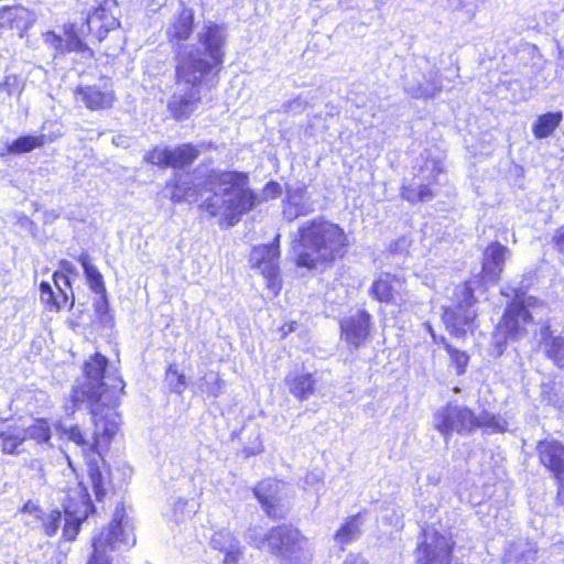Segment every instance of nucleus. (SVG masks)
Masks as SVG:
<instances>
[{
	"label": "nucleus",
	"instance_id": "f257e3e1",
	"mask_svg": "<svg viewBox=\"0 0 564 564\" xmlns=\"http://www.w3.org/2000/svg\"><path fill=\"white\" fill-rule=\"evenodd\" d=\"M108 359L96 352L85 364L87 382L80 391H75L74 402L86 397L91 402V426L83 430L79 425L59 423L57 430L63 438L73 442L84 456L100 455V449L108 446L119 429V415L110 406L123 390V381L115 375L105 376Z\"/></svg>",
	"mask_w": 564,
	"mask_h": 564
},
{
	"label": "nucleus",
	"instance_id": "f03ea898",
	"mask_svg": "<svg viewBox=\"0 0 564 564\" xmlns=\"http://www.w3.org/2000/svg\"><path fill=\"white\" fill-rule=\"evenodd\" d=\"M206 44V57H199L192 51L183 50L176 64L178 89L172 95L167 109L177 121L187 119L202 100V90H210L217 84L223 67L220 58L221 36L217 32L202 35Z\"/></svg>",
	"mask_w": 564,
	"mask_h": 564
},
{
	"label": "nucleus",
	"instance_id": "7ed1b4c3",
	"mask_svg": "<svg viewBox=\"0 0 564 564\" xmlns=\"http://www.w3.org/2000/svg\"><path fill=\"white\" fill-rule=\"evenodd\" d=\"M348 247L349 238L344 228L322 216L305 221L292 245L296 264L307 269L343 258Z\"/></svg>",
	"mask_w": 564,
	"mask_h": 564
},
{
	"label": "nucleus",
	"instance_id": "20e7f679",
	"mask_svg": "<svg viewBox=\"0 0 564 564\" xmlns=\"http://www.w3.org/2000/svg\"><path fill=\"white\" fill-rule=\"evenodd\" d=\"M204 198L200 209L210 217L220 216L229 226L237 224L241 216L259 204L250 191L248 176L239 172H213L204 184Z\"/></svg>",
	"mask_w": 564,
	"mask_h": 564
},
{
	"label": "nucleus",
	"instance_id": "39448f33",
	"mask_svg": "<svg viewBox=\"0 0 564 564\" xmlns=\"http://www.w3.org/2000/svg\"><path fill=\"white\" fill-rule=\"evenodd\" d=\"M246 539L253 547L268 551L281 563L299 564L312 555V543L301 531L292 525L282 524L263 531L260 527H250Z\"/></svg>",
	"mask_w": 564,
	"mask_h": 564
},
{
	"label": "nucleus",
	"instance_id": "423d86ee",
	"mask_svg": "<svg viewBox=\"0 0 564 564\" xmlns=\"http://www.w3.org/2000/svg\"><path fill=\"white\" fill-rule=\"evenodd\" d=\"M194 26V11L189 8L181 7L180 11L173 15L170 23L166 26L165 34L169 42L172 44L175 52L176 64L180 62V53L183 50L192 51L193 54L202 57H206V44L202 41V35L206 33L217 32L221 36V43L219 46L220 58L224 62L225 57V45L227 42V31L224 25L208 21L204 23L202 29L197 33V42L195 44H186L185 42L189 39L193 33Z\"/></svg>",
	"mask_w": 564,
	"mask_h": 564
},
{
	"label": "nucleus",
	"instance_id": "0eeeda50",
	"mask_svg": "<svg viewBox=\"0 0 564 564\" xmlns=\"http://www.w3.org/2000/svg\"><path fill=\"white\" fill-rule=\"evenodd\" d=\"M135 541L133 524L123 506H118L109 525L93 538L87 564H112L115 553L130 549Z\"/></svg>",
	"mask_w": 564,
	"mask_h": 564
},
{
	"label": "nucleus",
	"instance_id": "6e6552de",
	"mask_svg": "<svg viewBox=\"0 0 564 564\" xmlns=\"http://www.w3.org/2000/svg\"><path fill=\"white\" fill-rule=\"evenodd\" d=\"M457 303L453 307H446L443 313V322L446 328L456 337H463L473 332L477 316L476 299L471 282L458 285L455 291Z\"/></svg>",
	"mask_w": 564,
	"mask_h": 564
},
{
	"label": "nucleus",
	"instance_id": "1a4fd4ad",
	"mask_svg": "<svg viewBox=\"0 0 564 564\" xmlns=\"http://www.w3.org/2000/svg\"><path fill=\"white\" fill-rule=\"evenodd\" d=\"M415 170L412 180L403 184L401 196L410 203L431 200L435 196L438 176L443 173V163L437 159H426Z\"/></svg>",
	"mask_w": 564,
	"mask_h": 564
},
{
	"label": "nucleus",
	"instance_id": "9d476101",
	"mask_svg": "<svg viewBox=\"0 0 564 564\" xmlns=\"http://www.w3.org/2000/svg\"><path fill=\"white\" fill-rule=\"evenodd\" d=\"M476 415L467 406L447 404L434 415L435 429L447 440L454 432L470 433L475 430Z\"/></svg>",
	"mask_w": 564,
	"mask_h": 564
},
{
	"label": "nucleus",
	"instance_id": "9b49d317",
	"mask_svg": "<svg viewBox=\"0 0 564 564\" xmlns=\"http://www.w3.org/2000/svg\"><path fill=\"white\" fill-rule=\"evenodd\" d=\"M514 301L508 305L503 314L501 323L498 325L499 333L495 335L496 345L499 354L502 352V340L500 333L505 334V338L519 339L528 334L529 327L532 326L529 314L520 301V292L513 291Z\"/></svg>",
	"mask_w": 564,
	"mask_h": 564
},
{
	"label": "nucleus",
	"instance_id": "f8f14e48",
	"mask_svg": "<svg viewBox=\"0 0 564 564\" xmlns=\"http://www.w3.org/2000/svg\"><path fill=\"white\" fill-rule=\"evenodd\" d=\"M453 543L449 538L435 530L423 531L422 540L416 549L417 564H452Z\"/></svg>",
	"mask_w": 564,
	"mask_h": 564
},
{
	"label": "nucleus",
	"instance_id": "ddd939ff",
	"mask_svg": "<svg viewBox=\"0 0 564 564\" xmlns=\"http://www.w3.org/2000/svg\"><path fill=\"white\" fill-rule=\"evenodd\" d=\"M119 7L116 0H104L86 19L87 29L101 41L109 31L117 29Z\"/></svg>",
	"mask_w": 564,
	"mask_h": 564
},
{
	"label": "nucleus",
	"instance_id": "4468645a",
	"mask_svg": "<svg viewBox=\"0 0 564 564\" xmlns=\"http://www.w3.org/2000/svg\"><path fill=\"white\" fill-rule=\"evenodd\" d=\"M279 238L278 235L275 241L271 245H262L254 247L250 253V262L253 268L260 270V272L268 279V285L270 288L275 286V280L279 273Z\"/></svg>",
	"mask_w": 564,
	"mask_h": 564
},
{
	"label": "nucleus",
	"instance_id": "2eb2a0df",
	"mask_svg": "<svg viewBox=\"0 0 564 564\" xmlns=\"http://www.w3.org/2000/svg\"><path fill=\"white\" fill-rule=\"evenodd\" d=\"M371 316L366 311L356 313L340 321L341 337L355 348L360 347L369 336Z\"/></svg>",
	"mask_w": 564,
	"mask_h": 564
},
{
	"label": "nucleus",
	"instance_id": "dca6fc26",
	"mask_svg": "<svg viewBox=\"0 0 564 564\" xmlns=\"http://www.w3.org/2000/svg\"><path fill=\"white\" fill-rule=\"evenodd\" d=\"M74 500L75 498H72L65 505L63 535L68 541L75 540L82 522L88 517L89 511L94 509L87 495H78L77 501Z\"/></svg>",
	"mask_w": 564,
	"mask_h": 564
},
{
	"label": "nucleus",
	"instance_id": "f3484780",
	"mask_svg": "<svg viewBox=\"0 0 564 564\" xmlns=\"http://www.w3.org/2000/svg\"><path fill=\"white\" fill-rule=\"evenodd\" d=\"M371 293L380 302L399 304L404 301L405 281L400 276L382 273L372 283Z\"/></svg>",
	"mask_w": 564,
	"mask_h": 564
},
{
	"label": "nucleus",
	"instance_id": "a211bd4d",
	"mask_svg": "<svg viewBox=\"0 0 564 564\" xmlns=\"http://www.w3.org/2000/svg\"><path fill=\"white\" fill-rule=\"evenodd\" d=\"M35 12L22 7H2L0 9V31L2 29H15L20 31V36L26 32L36 21Z\"/></svg>",
	"mask_w": 564,
	"mask_h": 564
},
{
	"label": "nucleus",
	"instance_id": "6ab92c4d",
	"mask_svg": "<svg viewBox=\"0 0 564 564\" xmlns=\"http://www.w3.org/2000/svg\"><path fill=\"white\" fill-rule=\"evenodd\" d=\"M540 462L552 471L555 479H563L564 446L554 440L541 441L538 445Z\"/></svg>",
	"mask_w": 564,
	"mask_h": 564
},
{
	"label": "nucleus",
	"instance_id": "aec40b11",
	"mask_svg": "<svg viewBox=\"0 0 564 564\" xmlns=\"http://www.w3.org/2000/svg\"><path fill=\"white\" fill-rule=\"evenodd\" d=\"M509 253V249L500 242H492L486 248L482 258V274L486 281L497 282L499 280Z\"/></svg>",
	"mask_w": 564,
	"mask_h": 564
},
{
	"label": "nucleus",
	"instance_id": "412c9836",
	"mask_svg": "<svg viewBox=\"0 0 564 564\" xmlns=\"http://www.w3.org/2000/svg\"><path fill=\"white\" fill-rule=\"evenodd\" d=\"M164 196L174 204L197 200V189L191 181L189 175L175 173L173 178L166 182Z\"/></svg>",
	"mask_w": 564,
	"mask_h": 564
},
{
	"label": "nucleus",
	"instance_id": "4be33fe9",
	"mask_svg": "<svg viewBox=\"0 0 564 564\" xmlns=\"http://www.w3.org/2000/svg\"><path fill=\"white\" fill-rule=\"evenodd\" d=\"M314 210L312 203L308 202L306 188L304 186L289 187L286 197L283 200V215L289 221H293L300 216H305Z\"/></svg>",
	"mask_w": 564,
	"mask_h": 564
},
{
	"label": "nucleus",
	"instance_id": "5701e85b",
	"mask_svg": "<svg viewBox=\"0 0 564 564\" xmlns=\"http://www.w3.org/2000/svg\"><path fill=\"white\" fill-rule=\"evenodd\" d=\"M212 546L224 554V564H239L243 549L238 539L227 529L218 530L212 536Z\"/></svg>",
	"mask_w": 564,
	"mask_h": 564
},
{
	"label": "nucleus",
	"instance_id": "b1692460",
	"mask_svg": "<svg viewBox=\"0 0 564 564\" xmlns=\"http://www.w3.org/2000/svg\"><path fill=\"white\" fill-rule=\"evenodd\" d=\"M405 89L415 98H433L441 90L437 70L429 68L425 74H420V78L406 80Z\"/></svg>",
	"mask_w": 564,
	"mask_h": 564
},
{
	"label": "nucleus",
	"instance_id": "393cba45",
	"mask_svg": "<svg viewBox=\"0 0 564 564\" xmlns=\"http://www.w3.org/2000/svg\"><path fill=\"white\" fill-rule=\"evenodd\" d=\"M540 343L546 357L558 368H564V332L554 336L546 321L541 327Z\"/></svg>",
	"mask_w": 564,
	"mask_h": 564
},
{
	"label": "nucleus",
	"instance_id": "a878e982",
	"mask_svg": "<svg viewBox=\"0 0 564 564\" xmlns=\"http://www.w3.org/2000/svg\"><path fill=\"white\" fill-rule=\"evenodd\" d=\"M82 101L90 110L110 108L115 101L113 90L109 87L85 86L77 90Z\"/></svg>",
	"mask_w": 564,
	"mask_h": 564
},
{
	"label": "nucleus",
	"instance_id": "bb28decb",
	"mask_svg": "<svg viewBox=\"0 0 564 564\" xmlns=\"http://www.w3.org/2000/svg\"><path fill=\"white\" fill-rule=\"evenodd\" d=\"M367 516L368 513L362 511L349 517L335 533V542L338 545L344 546L357 540L362 532V528L367 521Z\"/></svg>",
	"mask_w": 564,
	"mask_h": 564
},
{
	"label": "nucleus",
	"instance_id": "cd10ccee",
	"mask_svg": "<svg viewBox=\"0 0 564 564\" xmlns=\"http://www.w3.org/2000/svg\"><path fill=\"white\" fill-rule=\"evenodd\" d=\"M285 382L290 393L299 400H306L314 393L315 379L311 373H291Z\"/></svg>",
	"mask_w": 564,
	"mask_h": 564
},
{
	"label": "nucleus",
	"instance_id": "c85d7f7f",
	"mask_svg": "<svg viewBox=\"0 0 564 564\" xmlns=\"http://www.w3.org/2000/svg\"><path fill=\"white\" fill-rule=\"evenodd\" d=\"M77 261L82 264L85 276L87 279V283L89 289L96 293L97 295H102V300L106 303V286L104 283V278L99 270L90 262L88 253L84 252L78 258Z\"/></svg>",
	"mask_w": 564,
	"mask_h": 564
},
{
	"label": "nucleus",
	"instance_id": "c756f323",
	"mask_svg": "<svg viewBox=\"0 0 564 564\" xmlns=\"http://www.w3.org/2000/svg\"><path fill=\"white\" fill-rule=\"evenodd\" d=\"M271 481L260 482L254 488V496L258 498L262 508L270 518L278 519L283 517V511L279 507L278 498L271 494Z\"/></svg>",
	"mask_w": 564,
	"mask_h": 564
},
{
	"label": "nucleus",
	"instance_id": "7c9ffc66",
	"mask_svg": "<svg viewBox=\"0 0 564 564\" xmlns=\"http://www.w3.org/2000/svg\"><path fill=\"white\" fill-rule=\"evenodd\" d=\"M59 135L61 134H56L50 138L45 134L20 137L8 147V152L14 154L28 153L34 149L43 147L46 141L53 142Z\"/></svg>",
	"mask_w": 564,
	"mask_h": 564
},
{
	"label": "nucleus",
	"instance_id": "2f4dec72",
	"mask_svg": "<svg viewBox=\"0 0 564 564\" xmlns=\"http://www.w3.org/2000/svg\"><path fill=\"white\" fill-rule=\"evenodd\" d=\"M199 150L191 144H182L174 149H170L169 166L180 169L192 164L198 156Z\"/></svg>",
	"mask_w": 564,
	"mask_h": 564
},
{
	"label": "nucleus",
	"instance_id": "473e14b6",
	"mask_svg": "<svg viewBox=\"0 0 564 564\" xmlns=\"http://www.w3.org/2000/svg\"><path fill=\"white\" fill-rule=\"evenodd\" d=\"M563 119L562 112H547L538 118L533 124V134L536 139L550 137Z\"/></svg>",
	"mask_w": 564,
	"mask_h": 564
},
{
	"label": "nucleus",
	"instance_id": "72a5a7b5",
	"mask_svg": "<svg viewBox=\"0 0 564 564\" xmlns=\"http://www.w3.org/2000/svg\"><path fill=\"white\" fill-rule=\"evenodd\" d=\"M25 441L24 430L17 425L7 426L0 431L2 451L7 454L17 453L18 447Z\"/></svg>",
	"mask_w": 564,
	"mask_h": 564
},
{
	"label": "nucleus",
	"instance_id": "f704fd0d",
	"mask_svg": "<svg viewBox=\"0 0 564 564\" xmlns=\"http://www.w3.org/2000/svg\"><path fill=\"white\" fill-rule=\"evenodd\" d=\"M520 301L523 307H525V311L529 314L532 324L535 321L538 323L542 322L544 317H546L550 313L547 305L536 297L523 296V294L520 293Z\"/></svg>",
	"mask_w": 564,
	"mask_h": 564
},
{
	"label": "nucleus",
	"instance_id": "c9c22d12",
	"mask_svg": "<svg viewBox=\"0 0 564 564\" xmlns=\"http://www.w3.org/2000/svg\"><path fill=\"white\" fill-rule=\"evenodd\" d=\"M25 433V440H34L36 443H48L52 437L50 424L46 420H36L33 424L23 429Z\"/></svg>",
	"mask_w": 564,
	"mask_h": 564
},
{
	"label": "nucleus",
	"instance_id": "e433bc0d",
	"mask_svg": "<svg viewBox=\"0 0 564 564\" xmlns=\"http://www.w3.org/2000/svg\"><path fill=\"white\" fill-rule=\"evenodd\" d=\"M198 505L195 501L185 500L183 498H178L172 509V520L175 523L184 522L186 519H189L193 514L197 512Z\"/></svg>",
	"mask_w": 564,
	"mask_h": 564
},
{
	"label": "nucleus",
	"instance_id": "4c0bfd02",
	"mask_svg": "<svg viewBox=\"0 0 564 564\" xmlns=\"http://www.w3.org/2000/svg\"><path fill=\"white\" fill-rule=\"evenodd\" d=\"M223 387V381L217 373H207L196 383V389L207 397H218Z\"/></svg>",
	"mask_w": 564,
	"mask_h": 564
},
{
	"label": "nucleus",
	"instance_id": "58836bf2",
	"mask_svg": "<svg viewBox=\"0 0 564 564\" xmlns=\"http://www.w3.org/2000/svg\"><path fill=\"white\" fill-rule=\"evenodd\" d=\"M64 35L66 36L65 54L70 52H78L87 54L88 56H93V51L79 39L74 25L65 26Z\"/></svg>",
	"mask_w": 564,
	"mask_h": 564
},
{
	"label": "nucleus",
	"instance_id": "ea45409f",
	"mask_svg": "<svg viewBox=\"0 0 564 564\" xmlns=\"http://www.w3.org/2000/svg\"><path fill=\"white\" fill-rule=\"evenodd\" d=\"M536 550L535 546L530 542H518L512 544L509 549L510 558L524 562L530 564L535 560Z\"/></svg>",
	"mask_w": 564,
	"mask_h": 564
},
{
	"label": "nucleus",
	"instance_id": "a19ab883",
	"mask_svg": "<svg viewBox=\"0 0 564 564\" xmlns=\"http://www.w3.org/2000/svg\"><path fill=\"white\" fill-rule=\"evenodd\" d=\"M507 425V422L502 417L482 412L479 416H476L475 429L484 427L491 432H505Z\"/></svg>",
	"mask_w": 564,
	"mask_h": 564
},
{
	"label": "nucleus",
	"instance_id": "79ce46f5",
	"mask_svg": "<svg viewBox=\"0 0 564 564\" xmlns=\"http://www.w3.org/2000/svg\"><path fill=\"white\" fill-rule=\"evenodd\" d=\"M170 156V148L167 147H154L152 150L148 151L143 160L150 164L158 165L161 167H167Z\"/></svg>",
	"mask_w": 564,
	"mask_h": 564
},
{
	"label": "nucleus",
	"instance_id": "37998d69",
	"mask_svg": "<svg viewBox=\"0 0 564 564\" xmlns=\"http://www.w3.org/2000/svg\"><path fill=\"white\" fill-rule=\"evenodd\" d=\"M40 519H42V525L44 529V532L48 536H53L56 534L61 521H62V513L58 510H53L48 514H45L44 517L40 516Z\"/></svg>",
	"mask_w": 564,
	"mask_h": 564
},
{
	"label": "nucleus",
	"instance_id": "c03bdc74",
	"mask_svg": "<svg viewBox=\"0 0 564 564\" xmlns=\"http://www.w3.org/2000/svg\"><path fill=\"white\" fill-rule=\"evenodd\" d=\"M40 297L41 301L46 304L51 310H61L59 299L56 297L51 284L48 282H42L40 285Z\"/></svg>",
	"mask_w": 564,
	"mask_h": 564
},
{
	"label": "nucleus",
	"instance_id": "a18cd8bd",
	"mask_svg": "<svg viewBox=\"0 0 564 564\" xmlns=\"http://www.w3.org/2000/svg\"><path fill=\"white\" fill-rule=\"evenodd\" d=\"M89 478L91 481V486L97 499H101V497L106 494V479L102 476L99 467H89Z\"/></svg>",
	"mask_w": 564,
	"mask_h": 564
},
{
	"label": "nucleus",
	"instance_id": "49530a36",
	"mask_svg": "<svg viewBox=\"0 0 564 564\" xmlns=\"http://www.w3.org/2000/svg\"><path fill=\"white\" fill-rule=\"evenodd\" d=\"M43 40L48 47L55 51L56 54H65L66 36H61L56 34L54 31H47L43 33Z\"/></svg>",
	"mask_w": 564,
	"mask_h": 564
},
{
	"label": "nucleus",
	"instance_id": "de8ad7c7",
	"mask_svg": "<svg viewBox=\"0 0 564 564\" xmlns=\"http://www.w3.org/2000/svg\"><path fill=\"white\" fill-rule=\"evenodd\" d=\"M166 378L175 393L181 394L184 391L186 384L184 375L170 367L166 372Z\"/></svg>",
	"mask_w": 564,
	"mask_h": 564
},
{
	"label": "nucleus",
	"instance_id": "09e8293b",
	"mask_svg": "<svg viewBox=\"0 0 564 564\" xmlns=\"http://www.w3.org/2000/svg\"><path fill=\"white\" fill-rule=\"evenodd\" d=\"M308 106V101L306 98L299 96L288 102L282 105L283 112L297 115L303 112Z\"/></svg>",
	"mask_w": 564,
	"mask_h": 564
},
{
	"label": "nucleus",
	"instance_id": "8fccbe9b",
	"mask_svg": "<svg viewBox=\"0 0 564 564\" xmlns=\"http://www.w3.org/2000/svg\"><path fill=\"white\" fill-rule=\"evenodd\" d=\"M446 349H447L452 360L455 362V365L457 367V372L458 373L465 372L466 366L469 360V357L467 356V354L465 351L453 348L449 345L446 346Z\"/></svg>",
	"mask_w": 564,
	"mask_h": 564
},
{
	"label": "nucleus",
	"instance_id": "3c124183",
	"mask_svg": "<svg viewBox=\"0 0 564 564\" xmlns=\"http://www.w3.org/2000/svg\"><path fill=\"white\" fill-rule=\"evenodd\" d=\"M282 193L281 186L276 182H269L262 191V199H273L280 196Z\"/></svg>",
	"mask_w": 564,
	"mask_h": 564
},
{
	"label": "nucleus",
	"instance_id": "603ef678",
	"mask_svg": "<svg viewBox=\"0 0 564 564\" xmlns=\"http://www.w3.org/2000/svg\"><path fill=\"white\" fill-rule=\"evenodd\" d=\"M552 242L555 250L564 256V225L555 230Z\"/></svg>",
	"mask_w": 564,
	"mask_h": 564
},
{
	"label": "nucleus",
	"instance_id": "864d4df0",
	"mask_svg": "<svg viewBox=\"0 0 564 564\" xmlns=\"http://www.w3.org/2000/svg\"><path fill=\"white\" fill-rule=\"evenodd\" d=\"M18 78L15 76H7L2 83H0V90L6 91L8 95H12L17 88Z\"/></svg>",
	"mask_w": 564,
	"mask_h": 564
},
{
	"label": "nucleus",
	"instance_id": "5fc2aeb1",
	"mask_svg": "<svg viewBox=\"0 0 564 564\" xmlns=\"http://www.w3.org/2000/svg\"><path fill=\"white\" fill-rule=\"evenodd\" d=\"M53 278L57 291H62L64 288L70 289V281L66 274L56 272Z\"/></svg>",
	"mask_w": 564,
	"mask_h": 564
},
{
	"label": "nucleus",
	"instance_id": "6e6d98bb",
	"mask_svg": "<svg viewBox=\"0 0 564 564\" xmlns=\"http://www.w3.org/2000/svg\"><path fill=\"white\" fill-rule=\"evenodd\" d=\"M343 564H368L361 554H349Z\"/></svg>",
	"mask_w": 564,
	"mask_h": 564
},
{
	"label": "nucleus",
	"instance_id": "4d7b16f0",
	"mask_svg": "<svg viewBox=\"0 0 564 564\" xmlns=\"http://www.w3.org/2000/svg\"><path fill=\"white\" fill-rule=\"evenodd\" d=\"M56 297L59 299V302L62 303L61 304V308L65 307V306H69L72 307L74 305V296L72 295V300H70V303L68 304V295L67 293L65 292V290H62V291H58L57 294H55Z\"/></svg>",
	"mask_w": 564,
	"mask_h": 564
},
{
	"label": "nucleus",
	"instance_id": "13d9d810",
	"mask_svg": "<svg viewBox=\"0 0 564 564\" xmlns=\"http://www.w3.org/2000/svg\"><path fill=\"white\" fill-rule=\"evenodd\" d=\"M557 481V503L564 508V476L563 479H556Z\"/></svg>",
	"mask_w": 564,
	"mask_h": 564
},
{
	"label": "nucleus",
	"instance_id": "bf43d9fd",
	"mask_svg": "<svg viewBox=\"0 0 564 564\" xmlns=\"http://www.w3.org/2000/svg\"><path fill=\"white\" fill-rule=\"evenodd\" d=\"M61 269L67 273H70V274H77V271H76V268L74 267L73 263H70L69 261L67 260H62L61 263Z\"/></svg>",
	"mask_w": 564,
	"mask_h": 564
},
{
	"label": "nucleus",
	"instance_id": "052dcab7",
	"mask_svg": "<svg viewBox=\"0 0 564 564\" xmlns=\"http://www.w3.org/2000/svg\"><path fill=\"white\" fill-rule=\"evenodd\" d=\"M23 511L24 512H29V513H34L37 518H40V514L42 512L40 510V508L36 505L32 503V502L25 503V506L23 507Z\"/></svg>",
	"mask_w": 564,
	"mask_h": 564
},
{
	"label": "nucleus",
	"instance_id": "680f3d73",
	"mask_svg": "<svg viewBox=\"0 0 564 564\" xmlns=\"http://www.w3.org/2000/svg\"><path fill=\"white\" fill-rule=\"evenodd\" d=\"M295 327H296V323H290L288 325H284L280 328V332L282 334V337L283 336H286L289 333H292L293 330H295Z\"/></svg>",
	"mask_w": 564,
	"mask_h": 564
},
{
	"label": "nucleus",
	"instance_id": "e2e57ef3",
	"mask_svg": "<svg viewBox=\"0 0 564 564\" xmlns=\"http://www.w3.org/2000/svg\"><path fill=\"white\" fill-rule=\"evenodd\" d=\"M95 306L98 312H102L104 310L107 308V302H104L102 295H100V300L96 302Z\"/></svg>",
	"mask_w": 564,
	"mask_h": 564
},
{
	"label": "nucleus",
	"instance_id": "0e129e2a",
	"mask_svg": "<svg viewBox=\"0 0 564 564\" xmlns=\"http://www.w3.org/2000/svg\"><path fill=\"white\" fill-rule=\"evenodd\" d=\"M557 66L561 72H564V51H560Z\"/></svg>",
	"mask_w": 564,
	"mask_h": 564
},
{
	"label": "nucleus",
	"instance_id": "69168bd1",
	"mask_svg": "<svg viewBox=\"0 0 564 564\" xmlns=\"http://www.w3.org/2000/svg\"><path fill=\"white\" fill-rule=\"evenodd\" d=\"M456 9H463L464 8V4H463V1L462 0H456Z\"/></svg>",
	"mask_w": 564,
	"mask_h": 564
},
{
	"label": "nucleus",
	"instance_id": "338daca9",
	"mask_svg": "<svg viewBox=\"0 0 564 564\" xmlns=\"http://www.w3.org/2000/svg\"><path fill=\"white\" fill-rule=\"evenodd\" d=\"M427 332L434 337L433 328L430 324H425Z\"/></svg>",
	"mask_w": 564,
	"mask_h": 564
},
{
	"label": "nucleus",
	"instance_id": "774afa93",
	"mask_svg": "<svg viewBox=\"0 0 564 564\" xmlns=\"http://www.w3.org/2000/svg\"><path fill=\"white\" fill-rule=\"evenodd\" d=\"M502 294L506 295V296H510L511 294L506 292V291H502Z\"/></svg>",
	"mask_w": 564,
	"mask_h": 564
}]
</instances>
